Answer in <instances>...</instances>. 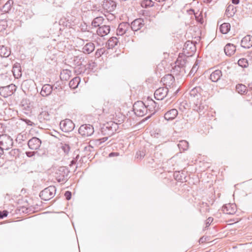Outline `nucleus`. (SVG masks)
Segmentation results:
<instances>
[{"instance_id": "nucleus-1", "label": "nucleus", "mask_w": 252, "mask_h": 252, "mask_svg": "<svg viewBox=\"0 0 252 252\" xmlns=\"http://www.w3.org/2000/svg\"><path fill=\"white\" fill-rule=\"evenodd\" d=\"M118 128V126L117 123L113 122H110L104 125L101 128V133L102 135L106 136L97 141H99L100 143H102L106 141L108 137L112 135Z\"/></svg>"}, {"instance_id": "nucleus-2", "label": "nucleus", "mask_w": 252, "mask_h": 252, "mask_svg": "<svg viewBox=\"0 0 252 252\" xmlns=\"http://www.w3.org/2000/svg\"><path fill=\"white\" fill-rule=\"evenodd\" d=\"M135 114L138 117H142L147 114L148 107L141 101H138L134 103L133 106Z\"/></svg>"}, {"instance_id": "nucleus-3", "label": "nucleus", "mask_w": 252, "mask_h": 252, "mask_svg": "<svg viewBox=\"0 0 252 252\" xmlns=\"http://www.w3.org/2000/svg\"><path fill=\"white\" fill-rule=\"evenodd\" d=\"M56 191V187L53 186H50L42 190L39 195L42 199L49 200L55 196Z\"/></svg>"}, {"instance_id": "nucleus-4", "label": "nucleus", "mask_w": 252, "mask_h": 252, "mask_svg": "<svg viewBox=\"0 0 252 252\" xmlns=\"http://www.w3.org/2000/svg\"><path fill=\"white\" fill-rule=\"evenodd\" d=\"M13 144V139L6 134L0 135V145L2 148L8 150L12 148Z\"/></svg>"}, {"instance_id": "nucleus-5", "label": "nucleus", "mask_w": 252, "mask_h": 252, "mask_svg": "<svg viewBox=\"0 0 252 252\" xmlns=\"http://www.w3.org/2000/svg\"><path fill=\"white\" fill-rule=\"evenodd\" d=\"M16 86L13 84H9L6 86H0V94L4 97H7L11 95L16 91Z\"/></svg>"}, {"instance_id": "nucleus-6", "label": "nucleus", "mask_w": 252, "mask_h": 252, "mask_svg": "<svg viewBox=\"0 0 252 252\" xmlns=\"http://www.w3.org/2000/svg\"><path fill=\"white\" fill-rule=\"evenodd\" d=\"M78 132L83 137L91 136L94 132L93 126L91 125L85 124L80 126Z\"/></svg>"}, {"instance_id": "nucleus-7", "label": "nucleus", "mask_w": 252, "mask_h": 252, "mask_svg": "<svg viewBox=\"0 0 252 252\" xmlns=\"http://www.w3.org/2000/svg\"><path fill=\"white\" fill-rule=\"evenodd\" d=\"M60 126L61 130L64 132H69L72 131L75 125L70 119H65L60 122Z\"/></svg>"}, {"instance_id": "nucleus-8", "label": "nucleus", "mask_w": 252, "mask_h": 252, "mask_svg": "<svg viewBox=\"0 0 252 252\" xmlns=\"http://www.w3.org/2000/svg\"><path fill=\"white\" fill-rule=\"evenodd\" d=\"M184 52L189 54V56H191L196 51V47L195 44L190 41H187L183 47Z\"/></svg>"}, {"instance_id": "nucleus-9", "label": "nucleus", "mask_w": 252, "mask_h": 252, "mask_svg": "<svg viewBox=\"0 0 252 252\" xmlns=\"http://www.w3.org/2000/svg\"><path fill=\"white\" fill-rule=\"evenodd\" d=\"M168 91V88L166 87L158 88L155 92V98L157 100H162L167 95Z\"/></svg>"}, {"instance_id": "nucleus-10", "label": "nucleus", "mask_w": 252, "mask_h": 252, "mask_svg": "<svg viewBox=\"0 0 252 252\" xmlns=\"http://www.w3.org/2000/svg\"><path fill=\"white\" fill-rule=\"evenodd\" d=\"M222 212L226 214H234L237 211V207L235 204L228 203L223 206L222 208Z\"/></svg>"}, {"instance_id": "nucleus-11", "label": "nucleus", "mask_w": 252, "mask_h": 252, "mask_svg": "<svg viewBox=\"0 0 252 252\" xmlns=\"http://www.w3.org/2000/svg\"><path fill=\"white\" fill-rule=\"evenodd\" d=\"M28 144L29 148L36 150L40 147L41 141L39 138L34 137L29 140Z\"/></svg>"}, {"instance_id": "nucleus-12", "label": "nucleus", "mask_w": 252, "mask_h": 252, "mask_svg": "<svg viewBox=\"0 0 252 252\" xmlns=\"http://www.w3.org/2000/svg\"><path fill=\"white\" fill-rule=\"evenodd\" d=\"M130 28V26L127 23L123 22L119 24L117 29V34L123 35L126 33V31Z\"/></svg>"}, {"instance_id": "nucleus-13", "label": "nucleus", "mask_w": 252, "mask_h": 252, "mask_svg": "<svg viewBox=\"0 0 252 252\" xmlns=\"http://www.w3.org/2000/svg\"><path fill=\"white\" fill-rule=\"evenodd\" d=\"M144 26V21L141 18L134 20L131 24L130 28L133 31L139 30Z\"/></svg>"}, {"instance_id": "nucleus-14", "label": "nucleus", "mask_w": 252, "mask_h": 252, "mask_svg": "<svg viewBox=\"0 0 252 252\" xmlns=\"http://www.w3.org/2000/svg\"><path fill=\"white\" fill-rule=\"evenodd\" d=\"M110 31V27L109 26L103 25L100 26L97 30V34L101 37L107 35Z\"/></svg>"}, {"instance_id": "nucleus-15", "label": "nucleus", "mask_w": 252, "mask_h": 252, "mask_svg": "<svg viewBox=\"0 0 252 252\" xmlns=\"http://www.w3.org/2000/svg\"><path fill=\"white\" fill-rule=\"evenodd\" d=\"M241 46L245 48H250L252 46V36L250 35L245 36L241 40Z\"/></svg>"}, {"instance_id": "nucleus-16", "label": "nucleus", "mask_w": 252, "mask_h": 252, "mask_svg": "<svg viewBox=\"0 0 252 252\" xmlns=\"http://www.w3.org/2000/svg\"><path fill=\"white\" fill-rule=\"evenodd\" d=\"M103 7L107 10L111 12L114 11L116 7V4L115 2L113 0H106L104 1L102 4Z\"/></svg>"}, {"instance_id": "nucleus-17", "label": "nucleus", "mask_w": 252, "mask_h": 252, "mask_svg": "<svg viewBox=\"0 0 252 252\" xmlns=\"http://www.w3.org/2000/svg\"><path fill=\"white\" fill-rule=\"evenodd\" d=\"M178 111L176 109H172L164 114V118L170 121L174 119L178 115Z\"/></svg>"}, {"instance_id": "nucleus-18", "label": "nucleus", "mask_w": 252, "mask_h": 252, "mask_svg": "<svg viewBox=\"0 0 252 252\" xmlns=\"http://www.w3.org/2000/svg\"><path fill=\"white\" fill-rule=\"evenodd\" d=\"M221 70L217 69L212 72L210 76V79L212 82H217L221 78Z\"/></svg>"}, {"instance_id": "nucleus-19", "label": "nucleus", "mask_w": 252, "mask_h": 252, "mask_svg": "<svg viewBox=\"0 0 252 252\" xmlns=\"http://www.w3.org/2000/svg\"><path fill=\"white\" fill-rule=\"evenodd\" d=\"M38 118L40 122H45L50 120L51 115L48 111L42 110L39 114Z\"/></svg>"}, {"instance_id": "nucleus-20", "label": "nucleus", "mask_w": 252, "mask_h": 252, "mask_svg": "<svg viewBox=\"0 0 252 252\" xmlns=\"http://www.w3.org/2000/svg\"><path fill=\"white\" fill-rule=\"evenodd\" d=\"M52 90V86L49 84H45L42 87L40 94L43 96H47L51 94Z\"/></svg>"}, {"instance_id": "nucleus-21", "label": "nucleus", "mask_w": 252, "mask_h": 252, "mask_svg": "<svg viewBox=\"0 0 252 252\" xmlns=\"http://www.w3.org/2000/svg\"><path fill=\"white\" fill-rule=\"evenodd\" d=\"M224 51L227 56H231L235 53L236 47L233 44L228 43L224 47Z\"/></svg>"}, {"instance_id": "nucleus-22", "label": "nucleus", "mask_w": 252, "mask_h": 252, "mask_svg": "<svg viewBox=\"0 0 252 252\" xmlns=\"http://www.w3.org/2000/svg\"><path fill=\"white\" fill-rule=\"evenodd\" d=\"M12 72L13 76L15 78H19L21 76V68L19 63H16L14 64L12 69Z\"/></svg>"}, {"instance_id": "nucleus-23", "label": "nucleus", "mask_w": 252, "mask_h": 252, "mask_svg": "<svg viewBox=\"0 0 252 252\" xmlns=\"http://www.w3.org/2000/svg\"><path fill=\"white\" fill-rule=\"evenodd\" d=\"M95 48L94 45L92 42L87 43L82 48V51L85 54H90L93 52Z\"/></svg>"}, {"instance_id": "nucleus-24", "label": "nucleus", "mask_w": 252, "mask_h": 252, "mask_svg": "<svg viewBox=\"0 0 252 252\" xmlns=\"http://www.w3.org/2000/svg\"><path fill=\"white\" fill-rule=\"evenodd\" d=\"M71 75V71L65 69L63 70L60 74V78L63 81H67L69 79Z\"/></svg>"}, {"instance_id": "nucleus-25", "label": "nucleus", "mask_w": 252, "mask_h": 252, "mask_svg": "<svg viewBox=\"0 0 252 252\" xmlns=\"http://www.w3.org/2000/svg\"><path fill=\"white\" fill-rule=\"evenodd\" d=\"M80 82V78L79 77H75L73 78L69 83L70 88L75 89L78 86Z\"/></svg>"}, {"instance_id": "nucleus-26", "label": "nucleus", "mask_w": 252, "mask_h": 252, "mask_svg": "<svg viewBox=\"0 0 252 252\" xmlns=\"http://www.w3.org/2000/svg\"><path fill=\"white\" fill-rule=\"evenodd\" d=\"M230 29V25L228 23L222 24L220 27V32L223 34H226Z\"/></svg>"}, {"instance_id": "nucleus-27", "label": "nucleus", "mask_w": 252, "mask_h": 252, "mask_svg": "<svg viewBox=\"0 0 252 252\" xmlns=\"http://www.w3.org/2000/svg\"><path fill=\"white\" fill-rule=\"evenodd\" d=\"M10 54V50L4 46L0 47V56L2 57H7Z\"/></svg>"}, {"instance_id": "nucleus-28", "label": "nucleus", "mask_w": 252, "mask_h": 252, "mask_svg": "<svg viewBox=\"0 0 252 252\" xmlns=\"http://www.w3.org/2000/svg\"><path fill=\"white\" fill-rule=\"evenodd\" d=\"M203 90L200 87H196L192 89L190 92L191 96L194 97L198 96V95H202Z\"/></svg>"}, {"instance_id": "nucleus-29", "label": "nucleus", "mask_w": 252, "mask_h": 252, "mask_svg": "<svg viewBox=\"0 0 252 252\" xmlns=\"http://www.w3.org/2000/svg\"><path fill=\"white\" fill-rule=\"evenodd\" d=\"M104 19L102 17H97L94 18L92 23V25L94 27H100L103 23Z\"/></svg>"}, {"instance_id": "nucleus-30", "label": "nucleus", "mask_w": 252, "mask_h": 252, "mask_svg": "<svg viewBox=\"0 0 252 252\" xmlns=\"http://www.w3.org/2000/svg\"><path fill=\"white\" fill-rule=\"evenodd\" d=\"M178 146L180 151H185L189 148V143L186 140H181L179 141Z\"/></svg>"}, {"instance_id": "nucleus-31", "label": "nucleus", "mask_w": 252, "mask_h": 252, "mask_svg": "<svg viewBox=\"0 0 252 252\" xmlns=\"http://www.w3.org/2000/svg\"><path fill=\"white\" fill-rule=\"evenodd\" d=\"M13 3V1L12 0H8L5 4L3 6L1 10L2 12L7 13L8 12L11 8V6Z\"/></svg>"}, {"instance_id": "nucleus-32", "label": "nucleus", "mask_w": 252, "mask_h": 252, "mask_svg": "<svg viewBox=\"0 0 252 252\" xmlns=\"http://www.w3.org/2000/svg\"><path fill=\"white\" fill-rule=\"evenodd\" d=\"M118 42V39L115 37H112L110 38L107 43L108 48H113L117 45Z\"/></svg>"}, {"instance_id": "nucleus-33", "label": "nucleus", "mask_w": 252, "mask_h": 252, "mask_svg": "<svg viewBox=\"0 0 252 252\" xmlns=\"http://www.w3.org/2000/svg\"><path fill=\"white\" fill-rule=\"evenodd\" d=\"M236 11L233 5H229L226 9L225 14L228 17L232 16Z\"/></svg>"}, {"instance_id": "nucleus-34", "label": "nucleus", "mask_w": 252, "mask_h": 252, "mask_svg": "<svg viewBox=\"0 0 252 252\" xmlns=\"http://www.w3.org/2000/svg\"><path fill=\"white\" fill-rule=\"evenodd\" d=\"M236 89L237 92L240 94H243L247 91V87L243 84H238L236 86Z\"/></svg>"}, {"instance_id": "nucleus-35", "label": "nucleus", "mask_w": 252, "mask_h": 252, "mask_svg": "<svg viewBox=\"0 0 252 252\" xmlns=\"http://www.w3.org/2000/svg\"><path fill=\"white\" fill-rule=\"evenodd\" d=\"M155 2L152 0H144L141 3L143 7H150L154 6Z\"/></svg>"}, {"instance_id": "nucleus-36", "label": "nucleus", "mask_w": 252, "mask_h": 252, "mask_svg": "<svg viewBox=\"0 0 252 252\" xmlns=\"http://www.w3.org/2000/svg\"><path fill=\"white\" fill-rule=\"evenodd\" d=\"M238 64L242 67H247L248 66V62L247 59L243 58L239 60Z\"/></svg>"}, {"instance_id": "nucleus-37", "label": "nucleus", "mask_w": 252, "mask_h": 252, "mask_svg": "<svg viewBox=\"0 0 252 252\" xmlns=\"http://www.w3.org/2000/svg\"><path fill=\"white\" fill-rule=\"evenodd\" d=\"M7 27V21L5 20H0V32H2L6 29Z\"/></svg>"}, {"instance_id": "nucleus-38", "label": "nucleus", "mask_w": 252, "mask_h": 252, "mask_svg": "<svg viewBox=\"0 0 252 252\" xmlns=\"http://www.w3.org/2000/svg\"><path fill=\"white\" fill-rule=\"evenodd\" d=\"M145 156V151L143 150L142 151H139L137 152L136 154V158H137L141 159Z\"/></svg>"}, {"instance_id": "nucleus-39", "label": "nucleus", "mask_w": 252, "mask_h": 252, "mask_svg": "<svg viewBox=\"0 0 252 252\" xmlns=\"http://www.w3.org/2000/svg\"><path fill=\"white\" fill-rule=\"evenodd\" d=\"M9 154L14 157H17L19 155L20 151L19 149H12Z\"/></svg>"}, {"instance_id": "nucleus-40", "label": "nucleus", "mask_w": 252, "mask_h": 252, "mask_svg": "<svg viewBox=\"0 0 252 252\" xmlns=\"http://www.w3.org/2000/svg\"><path fill=\"white\" fill-rule=\"evenodd\" d=\"M198 61H196L195 62V63H194L193 67H192L190 71V74H194L196 71L197 70H198V63H197Z\"/></svg>"}, {"instance_id": "nucleus-41", "label": "nucleus", "mask_w": 252, "mask_h": 252, "mask_svg": "<svg viewBox=\"0 0 252 252\" xmlns=\"http://www.w3.org/2000/svg\"><path fill=\"white\" fill-rule=\"evenodd\" d=\"M61 148L64 152L66 154H67L70 150V147L69 145L67 144L63 145Z\"/></svg>"}, {"instance_id": "nucleus-42", "label": "nucleus", "mask_w": 252, "mask_h": 252, "mask_svg": "<svg viewBox=\"0 0 252 252\" xmlns=\"http://www.w3.org/2000/svg\"><path fill=\"white\" fill-rule=\"evenodd\" d=\"M204 109V106L201 105V104H199V106H198V104H196L195 108H194L195 110L198 111L199 112H201Z\"/></svg>"}, {"instance_id": "nucleus-43", "label": "nucleus", "mask_w": 252, "mask_h": 252, "mask_svg": "<svg viewBox=\"0 0 252 252\" xmlns=\"http://www.w3.org/2000/svg\"><path fill=\"white\" fill-rule=\"evenodd\" d=\"M213 221V218L212 217H209L206 220L205 228L209 227V226L210 225V224Z\"/></svg>"}, {"instance_id": "nucleus-44", "label": "nucleus", "mask_w": 252, "mask_h": 252, "mask_svg": "<svg viewBox=\"0 0 252 252\" xmlns=\"http://www.w3.org/2000/svg\"><path fill=\"white\" fill-rule=\"evenodd\" d=\"M105 52V49L104 48H100V49H97L96 53H95V54L97 56H101V55H102Z\"/></svg>"}, {"instance_id": "nucleus-45", "label": "nucleus", "mask_w": 252, "mask_h": 252, "mask_svg": "<svg viewBox=\"0 0 252 252\" xmlns=\"http://www.w3.org/2000/svg\"><path fill=\"white\" fill-rule=\"evenodd\" d=\"M8 215V212L7 211H3L2 212L0 211V219H3Z\"/></svg>"}, {"instance_id": "nucleus-46", "label": "nucleus", "mask_w": 252, "mask_h": 252, "mask_svg": "<svg viewBox=\"0 0 252 252\" xmlns=\"http://www.w3.org/2000/svg\"><path fill=\"white\" fill-rule=\"evenodd\" d=\"M64 196L67 200H69L71 198V193L69 191H66L64 193Z\"/></svg>"}, {"instance_id": "nucleus-47", "label": "nucleus", "mask_w": 252, "mask_h": 252, "mask_svg": "<svg viewBox=\"0 0 252 252\" xmlns=\"http://www.w3.org/2000/svg\"><path fill=\"white\" fill-rule=\"evenodd\" d=\"M24 121L25 122L26 124H27L29 126H32L34 125V123L32 122L31 120L28 119H24Z\"/></svg>"}, {"instance_id": "nucleus-48", "label": "nucleus", "mask_w": 252, "mask_h": 252, "mask_svg": "<svg viewBox=\"0 0 252 252\" xmlns=\"http://www.w3.org/2000/svg\"><path fill=\"white\" fill-rule=\"evenodd\" d=\"M35 152H26V154L28 157H32L34 155Z\"/></svg>"}, {"instance_id": "nucleus-49", "label": "nucleus", "mask_w": 252, "mask_h": 252, "mask_svg": "<svg viewBox=\"0 0 252 252\" xmlns=\"http://www.w3.org/2000/svg\"><path fill=\"white\" fill-rule=\"evenodd\" d=\"M164 79H169L171 81H172V80L174 79V77L172 75L168 74L165 76V77H164Z\"/></svg>"}, {"instance_id": "nucleus-50", "label": "nucleus", "mask_w": 252, "mask_h": 252, "mask_svg": "<svg viewBox=\"0 0 252 252\" xmlns=\"http://www.w3.org/2000/svg\"><path fill=\"white\" fill-rule=\"evenodd\" d=\"M118 155H119V153H111L109 154V157H112V156H117Z\"/></svg>"}, {"instance_id": "nucleus-51", "label": "nucleus", "mask_w": 252, "mask_h": 252, "mask_svg": "<svg viewBox=\"0 0 252 252\" xmlns=\"http://www.w3.org/2000/svg\"><path fill=\"white\" fill-rule=\"evenodd\" d=\"M239 0H232V2L233 4H237L239 3Z\"/></svg>"}, {"instance_id": "nucleus-52", "label": "nucleus", "mask_w": 252, "mask_h": 252, "mask_svg": "<svg viewBox=\"0 0 252 252\" xmlns=\"http://www.w3.org/2000/svg\"><path fill=\"white\" fill-rule=\"evenodd\" d=\"M3 150L1 147H0V157L3 154Z\"/></svg>"}, {"instance_id": "nucleus-53", "label": "nucleus", "mask_w": 252, "mask_h": 252, "mask_svg": "<svg viewBox=\"0 0 252 252\" xmlns=\"http://www.w3.org/2000/svg\"><path fill=\"white\" fill-rule=\"evenodd\" d=\"M248 57L251 59H252V51L250 52L248 54Z\"/></svg>"}, {"instance_id": "nucleus-54", "label": "nucleus", "mask_w": 252, "mask_h": 252, "mask_svg": "<svg viewBox=\"0 0 252 252\" xmlns=\"http://www.w3.org/2000/svg\"><path fill=\"white\" fill-rule=\"evenodd\" d=\"M93 147L92 146H91L90 145L88 146V147H86L85 148L86 149H88L89 150V151H91V148H93Z\"/></svg>"}, {"instance_id": "nucleus-55", "label": "nucleus", "mask_w": 252, "mask_h": 252, "mask_svg": "<svg viewBox=\"0 0 252 252\" xmlns=\"http://www.w3.org/2000/svg\"><path fill=\"white\" fill-rule=\"evenodd\" d=\"M151 103H152L151 105H152L153 106H156V102H155V101L152 100L151 101Z\"/></svg>"}, {"instance_id": "nucleus-56", "label": "nucleus", "mask_w": 252, "mask_h": 252, "mask_svg": "<svg viewBox=\"0 0 252 252\" xmlns=\"http://www.w3.org/2000/svg\"><path fill=\"white\" fill-rule=\"evenodd\" d=\"M204 240H203V238H201L200 239H199V243H203Z\"/></svg>"}, {"instance_id": "nucleus-57", "label": "nucleus", "mask_w": 252, "mask_h": 252, "mask_svg": "<svg viewBox=\"0 0 252 252\" xmlns=\"http://www.w3.org/2000/svg\"><path fill=\"white\" fill-rule=\"evenodd\" d=\"M206 0V1H207V2H211V1H212L213 0Z\"/></svg>"}, {"instance_id": "nucleus-58", "label": "nucleus", "mask_w": 252, "mask_h": 252, "mask_svg": "<svg viewBox=\"0 0 252 252\" xmlns=\"http://www.w3.org/2000/svg\"><path fill=\"white\" fill-rule=\"evenodd\" d=\"M190 11L193 12V13H194V10H193V9H190Z\"/></svg>"}, {"instance_id": "nucleus-59", "label": "nucleus", "mask_w": 252, "mask_h": 252, "mask_svg": "<svg viewBox=\"0 0 252 252\" xmlns=\"http://www.w3.org/2000/svg\"><path fill=\"white\" fill-rule=\"evenodd\" d=\"M197 21H199L201 22V19L200 20H199V19H197Z\"/></svg>"}]
</instances>
